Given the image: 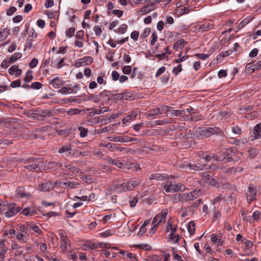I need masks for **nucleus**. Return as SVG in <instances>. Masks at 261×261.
<instances>
[{
	"instance_id": "nucleus-1",
	"label": "nucleus",
	"mask_w": 261,
	"mask_h": 261,
	"mask_svg": "<svg viewBox=\"0 0 261 261\" xmlns=\"http://www.w3.org/2000/svg\"><path fill=\"white\" fill-rule=\"evenodd\" d=\"M222 133L218 127H208L199 128L197 134L202 137L207 138L214 134L221 135Z\"/></svg>"
},
{
	"instance_id": "nucleus-2",
	"label": "nucleus",
	"mask_w": 261,
	"mask_h": 261,
	"mask_svg": "<svg viewBox=\"0 0 261 261\" xmlns=\"http://www.w3.org/2000/svg\"><path fill=\"white\" fill-rule=\"evenodd\" d=\"M23 163L25 164L28 163H32V165H27L24 166V168L28 170L29 171H33L36 169H37L38 171L41 170V168L39 167L41 161L39 159L30 158L25 160L23 161Z\"/></svg>"
},
{
	"instance_id": "nucleus-3",
	"label": "nucleus",
	"mask_w": 261,
	"mask_h": 261,
	"mask_svg": "<svg viewBox=\"0 0 261 261\" xmlns=\"http://www.w3.org/2000/svg\"><path fill=\"white\" fill-rule=\"evenodd\" d=\"M201 192V190H194L190 193H183L178 194L177 197L179 201H185L187 200H192L196 198Z\"/></svg>"
},
{
	"instance_id": "nucleus-4",
	"label": "nucleus",
	"mask_w": 261,
	"mask_h": 261,
	"mask_svg": "<svg viewBox=\"0 0 261 261\" xmlns=\"http://www.w3.org/2000/svg\"><path fill=\"white\" fill-rule=\"evenodd\" d=\"M257 189L253 184H250L248 187V190L246 193V197L248 203L250 204L256 199Z\"/></svg>"
},
{
	"instance_id": "nucleus-5",
	"label": "nucleus",
	"mask_w": 261,
	"mask_h": 261,
	"mask_svg": "<svg viewBox=\"0 0 261 261\" xmlns=\"http://www.w3.org/2000/svg\"><path fill=\"white\" fill-rule=\"evenodd\" d=\"M238 151L236 148L231 147L226 149L225 151V156L224 158L228 162L234 161L237 162L238 160V157L237 154Z\"/></svg>"
},
{
	"instance_id": "nucleus-6",
	"label": "nucleus",
	"mask_w": 261,
	"mask_h": 261,
	"mask_svg": "<svg viewBox=\"0 0 261 261\" xmlns=\"http://www.w3.org/2000/svg\"><path fill=\"white\" fill-rule=\"evenodd\" d=\"M170 229L171 232L170 233L169 235L168 241H172L175 243L178 242L179 240V236L178 234H176V232L177 231V227H173V226L171 224L169 223V220H168V226L167 227L166 230L168 232L169 231V229Z\"/></svg>"
},
{
	"instance_id": "nucleus-7",
	"label": "nucleus",
	"mask_w": 261,
	"mask_h": 261,
	"mask_svg": "<svg viewBox=\"0 0 261 261\" xmlns=\"http://www.w3.org/2000/svg\"><path fill=\"white\" fill-rule=\"evenodd\" d=\"M51 112L48 110H34L32 113L34 115H37L36 117H34L40 120H42L43 119H41V117H45L50 115Z\"/></svg>"
},
{
	"instance_id": "nucleus-8",
	"label": "nucleus",
	"mask_w": 261,
	"mask_h": 261,
	"mask_svg": "<svg viewBox=\"0 0 261 261\" xmlns=\"http://www.w3.org/2000/svg\"><path fill=\"white\" fill-rule=\"evenodd\" d=\"M252 133L251 137L252 140L261 139V122L256 124L253 128Z\"/></svg>"
},
{
	"instance_id": "nucleus-9",
	"label": "nucleus",
	"mask_w": 261,
	"mask_h": 261,
	"mask_svg": "<svg viewBox=\"0 0 261 261\" xmlns=\"http://www.w3.org/2000/svg\"><path fill=\"white\" fill-rule=\"evenodd\" d=\"M15 204H11L8 206V211L5 213L6 217L9 218L20 212L21 208L20 207H15Z\"/></svg>"
},
{
	"instance_id": "nucleus-10",
	"label": "nucleus",
	"mask_w": 261,
	"mask_h": 261,
	"mask_svg": "<svg viewBox=\"0 0 261 261\" xmlns=\"http://www.w3.org/2000/svg\"><path fill=\"white\" fill-rule=\"evenodd\" d=\"M45 169H53L57 170L59 168L63 169V165L60 162H49L47 163L46 165L44 166Z\"/></svg>"
},
{
	"instance_id": "nucleus-11",
	"label": "nucleus",
	"mask_w": 261,
	"mask_h": 261,
	"mask_svg": "<svg viewBox=\"0 0 261 261\" xmlns=\"http://www.w3.org/2000/svg\"><path fill=\"white\" fill-rule=\"evenodd\" d=\"M65 84V82L61 81L59 77H56L49 82V85H51L53 87L56 89L60 88Z\"/></svg>"
},
{
	"instance_id": "nucleus-12",
	"label": "nucleus",
	"mask_w": 261,
	"mask_h": 261,
	"mask_svg": "<svg viewBox=\"0 0 261 261\" xmlns=\"http://www.w3.org/2000/svg\"><path fill=\"white\" fill-rule=\"evenodd\" d=\"M9 73L11 75H15L16 77L19 76L22 73L21 69L18 68V66L14 65L9 69Z\"/></svg>"
},
{
	"instance_id": "nucleus-13",
	"label": "nucleus",
	"mask_w": 261,
	"mask_h": 261,
	"mask_svg": "<svg viewBox=\"0 0 261 261\" xmlns=\"http://www.w3.org/2000/svg\"><path fill=\"white\" fill-rule=\"evenodd\" d=\"M54 186L50 181L45 182L44 183L39 185V189L42 191H49L53 189Z\"/></svg>"
},
{
	"instance_id": "nucleus-14",
	"label": "nucleus",
	"mask_w": 261,
	"mask_h": 261,
	"mask_svg": "<svg viewBox=\"0 0 261 261\" xmlns=\"http://www.w3.org/2000/svg\"><path fill=\"white\" fill-rule=\"evenodd\" d=\"M108 161L110 164L115 165L119 168H127L126 165L119 160L109 158Z\"/></svg>"
},
{
	"instance_id": "nucleus-15",
	"label": "nucleus",
	"mask_w": 261,
	"mask_h": 261,
	"mask_svg": "<svg viewBox=\"0 0 261 261\" xmlns=\"http://www.w3.org/2000/svg\"><path fill=\"white\" fill-rule=\"evenodd\" d=\"M260 215V212L258 211H256L254 212L252 216H250L248 218L244 217L243 218V220H246V221H249L250 223H252L253 221H257L259 218Z\"/></svg>"
},
{
	"instance_id": "nucleus-16",
	"label": "nucleus",
	"mask_w": 261,
	"mask_h": 261,
	"mask_svg": "<svg viewBox=\"0 0 261 261\" xmlns=\"http://www.w3.org/2000/svg\"><path fill=\"white\" fill-rule=\"evenodd\" d=\"M59 92L63 94H70L74 92L73 88H71V85L68 84L66 86L62 88L59 90Z\"/></svg>"
},
{
	"instance_id": "nucleus-17",
	"label": "nucleus",
	"mask_w": 261,
	"mask_h": 261,
	"mask_svg": "<svg viewBox=\"0 0 261 261\" xmlns=\"http://www.w3.org/2000/svg\"><path fill=\"white\" fill-rule=\"evenodd\" d=\"M24 216H32L37 213V211L34 208L27 207L24 208L21 212Z\"/></svg>"
},
{
	"instance_id": "nucleus-18",
	"label": "nucleus",
	"mask_w": 261,
	"mask_h": 261,
	"mask_svg": "<svg viewBox=\"0 0 261 261\" xmlns=\"http://www.w3.org/2000/svg\"><path fill=\"white\" fill-rule=\"evenodd\" d=\"M164 112V110L161 109V108H155L150 110L148 114V117H152L155 115H159L162 114Z\"/></svg>"
},
{
	"instance_id": "nucleus-19",
	"label": "nucleus",
	"mask_w": 261,
	"mask_h": 261,
	"mask_svg": "<svg viewBox=\"0 0 261 261\" xmlns=\"http://www.w3.org/2000/svg\"><path fill=\"white\" fill-rule=\"evenodd\" d=\"M214 28V25L213 23H205L202 25H201L199 28V30H201L202 32H206L213 29Z\"/></svg>"
},
{
	"instance_id": "nucleus-20",
	"label": "nucleus",
	"mask_w": 261,
	"mask_h": 261,
	"mask_svg": "<svg viewBox=\"0 0 261 261\" xmlns=\"http://www.w3.org/2000/svg\"><path fill=\"white\" fill-rule=\"evenodd\" d=\"M185 43H187V42H186L184 39H181L178 40L174 44L173 49L175 50H177L180 48H183Z\"/></svg>"
},
{
	"instance_id": "nucleus-21",
	"label": "nucleus",
	"mask_w": 261,
	"mask_h": 261,
	"mask_svg": "<svg viewBox=\"0 0 261 261\" xmlns=\"http://www.w3.org/2000/svg\"><path fill=\"white\" fill-rule=\"evenodd\" d=\"M107 139L110 141H113L115 142H125V136H117V137H107Z\"/></svg>"
},
{
	"instance_id": "nucleus-22",
	"label": "nucleus",
	"mask_w": 261,
	"mask_h": 261,
	"mask_svg": "<svg viewBox=\"0 0 261 261\" xmlns=\"http://www.w3.org/2000/svg\"><path fill=\"white\" fill-rule=\"evenodd\" d=\"M149 179L150 180H163L165 179V177L160 173H153L149 176Z\"/></svg>"
},
{
	"instance_id": "nucleus-23",
	"label": "nucleus",
	"mask_w": 261,
	"mask_h": 261,
	"mask_svg": "<svg viewBox=\"0 0 261 261\" xmlns=\"http://www.w3.org/2000/svg\"><path fill=\"white\" fill-rule=\"evenodd\" d=\"M171 193L176 192L182 190V185L181 184H169Z\"/></svg>"
},
{
	"instance_id": "nucleus-24",
	"label": "nucleus",
	"mask_w": 261,
	"mask_h": 261,
	"mask_svg": "<svg viewBox=\"0 0 261 261\" xmlns=\"http://www.w3.org/2000/svg\"><path fill=\"white\" fill-rule=\"evenodd\" d=\"M168 210L167 208L163 209L160 214V219L157 222V224H160L163 221L165 222Z\"/></svg>"
},
{
	"instance_id": "nucleus-25",
	"label": "nucleus",
	"mask_w": 261,
	"mask_h": 261,
	"mask_svg": "<svg viewBox=\"0 0 261 261\" xmlns=\"http://www.w3.org/2000/svg\"><path fill=\"white\" fill-rule=\"evenodd\" d=\"M187 167H189L191 169L194 170H202L205 165H201L200 164L197 163L196 164H191L189 163L187 164Z\"/></svg>"
},
{
	"instance_id": "nucleus-26",
	"label": "nucleus",
	"mask_w": 261,
	"mask_h": 261,
	"mask_svg": "<svg viewBox=\"0 0 261 261\" xmlns=\"http://www.w3.org/2000/svg\"><path fill=\"white\" fill-rule=\"evenodd\" d=\"M124 94L119 93L116 94H113L111 96L109 97L108 98V100H123L124 99Z\"/></svg>"
},
{
	"instance_id": "nucleus-27",
	"label": "nucleus",
	"mask_w": 261,
	"mask_h": 261,
	"mask_svg": "<svg viewBox=\"0 0 261 261\" xmlns=\"http://www.w3.org/2000/svg\"><path fill=\"white\" fill-rule=\"evenodd\" d=\"M136 116H137V114L136 113V112H133L132 114H130L123 118V119L122 120V123L126 124L127 122H129L130 120L135 118Z\"/></svg>"
},
{
	"instance_id": "nucleus-28",
	"label": "nucleus",
	"mask_w": 261,
	"mask_h": 261,
	"mask_svg": "<svg viewBox=\"0 0 261 261\" xmlns=\"http://www.w3.org/2000/svg\"><path fill=\"white\" fill-rule=\"evenodd\" d=\"M99 146L101 147H105L109 149H111V150H115V148H116V144L108 142L107 143H100L99 144Z\"/></svg>"
},
{
	"instance_id": "nucleus-29",
	"label": "nucleus",
	"mask_w": 261,
	"mask_h": 261,
	"mask_svg": "<svg viewBox=\"0 0 261 261\" xmlns=\"http://www.w3.org/2000/svg\"><path fill=\"white\" fill-rule=\"evenodd\" d=\"M211 241L213 243H216L217 245H221L223 244V241L221 239L217 238L215 234L211 235Z\"/></svg>"
},
{
	"instance_id": "nucleus-30",
	"label": "nucleus",
	"mask_w": 261,
	"mask_h": 261,
	"mask_svg": "<svg viewBox=\"0 0 261 261\" xmlns=\"http://www.w3.org/2000/svg\"><path fill=\"white\" fill-rule=\"evenodd\" d=\"M22 56V54L20 53H16L12 55L9 59V63H13L16 61L17 59H20Z\"/></svg>"
},
{
	"instance_id": "nucleus-31",
	"label": "nucleus",
	"mask_w": 261,
	"mask_h": 261,
	"mask_svg": "<svg viewBox=\"0 0 261 261\" xmlns=\"http://www.w3.org/2000/svg\"><path fill=\"white\" fill-rule=\"evenodd\" d=\"M82 61L83 66L91 64L93 62V58L91 57L87 56L80 59Z\"/></svg>"
},
{
	"instance_id": "nucleus-32",
	"label": "nucleus",
	"mask_w": 261,
	"mask_h": 261,
	"mask_svg": "<svg viewBox=\"0 0 261 261\" xmlns=\"http://www.w3.org/2000/svg\"><path fill=\"white\" fill-rule=\"evenodd\" d=\"M9 34V30L8 28H5L3 31L0 32V39L4 40Z\"/></svg>"
},
{
	"instance_id": "nucleus-33",
	"label": "nucleus",
	"mask_w": 261,
	"mask_h": 261,
	"mask_svg": "<svg viewBox=\"0 0 261 261\" xmlns=\"http://www.w3.org/2000/svg\"><path fill=\"white\" fill-rule=\"evenodd\" d=\"M195 230V224L194 221H191L188 225V231L191 235L194 234Z\"/></svg>"
},
{
	"instance_id": "nucleus-34",
	"label": "nucleus",
	"mask_w": 261,
	"mask_h": 261,
	"mask_svg": "<svg viewBox=\"0 0 261 261\" xmlns=\"http://www.w3.org/2000/svg\"><path fill=\"white\" fill-rule=\"evenodd\" d=\"M85 246L87 247L88 249H97L98 248V245L97 244H95L94 243H92L90 241H87L85 244Z\"/></svg>"
},
{
	"instance_id": "nucleus-35",
	"label": "nucleus",
	"mask_w": 261,
	"mask_h": 261,
	"mask_svg": "<svg viewBox=\"0 0 261 261\" xmlns=\"http://www.w3.org/2000/svg\"><path fill=\"white\" fill-rule=\"evenodd\" d=\"M65 167L69 171H71V172H73L74 173H79L81 172L80 171V169L76 167L75 166H73L71 165H65Z\"/></svg>"
},
{
	"instance_id": "nucleus-36",
	"label": "nucleus",
	"mask_w": 261,
	"mask_h": 261,
	"mask_svg": "<svg viewBox=\"0 0 261 261\" xmlns=\"http://www.w3.org/2000/svg\"><path fill=\"white\" fill-rule=\"evenodd\" d=\"M201 203H202V201H201V199H199L193 202L190 206V208L192 209V211L195 210L196 209H197L198 207V206L201 204Z\"/></svg>"
},
{
	"instance_id": "nucleus-37",
	"label": "nucleus",
	"mask_w": 261,
	"mask_h": 261,
	"mask_svg": "<svg viewBox=\"0 0 261 261\" xmlns=\"http://www.w3.org/2000/svg\"><path fill=\"white\" fill-rule=\"evenodd\" d=\"M33 76L32 75V72L31 70H29L24 78V81L25 83H29L33 79Z\"/></svg>"
},
{
	"instance_id": "nucleus-38",
	"label": "nucleus",
	"mask_w": 261,
	"mask_h": 261,
	"mask_svg": "<svg viewBox=\"0 0 261 261\" xmlns=\"http://www.w3.org/2000/svg\"><path fill=\"white\" fill-rule=\"evenodd\" d=\"M16 239L19 241H22L25 243L28 241V237L26 235L22 234V233H18L16 235Z\"/></svg>"
},
{
	"instance_id": "nucleus-39",
	"label": "nucleus",
	"mask_w": 261,
	"mask_h": 261,
	"mask_svg": "<svg viewBox=\"0 0 261 261\" xmlns=\"http://www.w3.org/2000/svg\"><path fill=\"white\" fill-rule=\"evenodd\" d=\"M75 28L74 27H71L66 30L65 34L67 37L70 38L73 36Z\"/></svg>"
},
{
	"instance_id": "nucleus-40",
	"label": "nucleus",
	"mask_w": 261,
	"mask_h": 261,
	"mask_svg": "<svg viewBox=\"0 0 261 261\" xmlns=\"http://www.w3.org/2000/svg\"><path fill=\"white\" fill-rule=\"evenodd\" d=\"M78 129L80 131V136L81 137L84 138L87 136L88 132L87 128H85L82 126H80Z\"/></svg>"
},
{
	"instance_id": "nucleus-41",
	"label": "nucleus",
	"mask_w": 261,
	"mask_h": 261,
	"mask_svg": "<svg viewBox=\"0 0 261 261\" xmlns=\"http://www.w3.org/2000/svg\"><path fill=\"white\" fill-rule=\"evenodd\" d=\"M127 29V26L126 24L123 23L121 25L119 29V31L117 32L118 33L124 34L126 32Z\"/></svg>"
},
{
	"instance_id": "nucleus-42",
	"label": "nucleus",
	"mask_w": 261,
	"mask_h": 261,
	"mask_svg": "<svg viewBox=\"0 0 261 261\" xmlns=\"http://www.w3.org/2000/svg\"><path fill=\"white\" fill-rule=\"evenodd\" d=\"M182 69L181 65L180 64V65H178V66H177L176 67H174L173 69L172 72L175 75H178L179 72H180L182 71Z\"/></svg>"
},
{
	"instance_id": "nucleus-43",
	"label": "nucleus",
	"mask_w": 261,
	"mask_h": 261,
	"mask_svg": "<svg viewBox=\"0 0 261 261\" xmlns=\"http://www.w3.org/2000/svg\"><path fill=\"white\" fill-rule=\"evenodd\" d=\"M152 10H153V8H148V7H147V6H145L142 7L140 9V12L142 14H146V13L151 12Z\"/></svg>"
},
{
	"instance_id": "nucleus-44",
	"label": "nucleus",
	"mask_w": 261,
	"mask_h": 261,
	"mask_svg": "<svg viewBox=\"0 0 261 261\" xmlns=\"http://www.w3.org/2000/svg\"><path fill=\"white\" fill-rule=\"evenodd\" d=\"M232 132L235 134L240 135L242 133V129L240 127L236 125L232 127Z\"/></svg>"
},
{
	"instance_id": "nucleus-45",
	"label": "nucleus",
	"mask_w": 261,
	"mask_h": 261,
	"mask_svg": "<svg viewBox=\"0 0 261 261\" xmlns=\"http://www.w3.org/2000/svg\"><path fill=\"white\" fill-rule=\"evenodd\" d=\"M42 86V85L38 82H34L31 85V88L34 89H39Z\"/></svg>"
},
{
	"instance_id": "nucleus-46",
	"label": "nucleus",
	"mask_w": 261,
	"mask_h": 261,
	"mask_svg": "<svg viewBox=\"0 0 261 261\" xmlns=\"http://www.w3.org/2000/svg\"><path fill=\"white\" fill-rule=\"evenodd\" d=\"M122 72L124 74H129L132 71V68L130 66H125L122 69Z\"/></svg>"
},
{
	"instance_id": "nucleus-47",
	"label": "nucleus",
	"mask_w": 261,
	"mask_h": 261,
	"mask_svg": "<svg viewBox=\"0 0 261 261\" xmlns=\"http://www.w3.org/2000/svg\"><path fill=\"white\" fill-rule=\"evenodd\" d=\"M195 56L198 58V59L204 60L208 58L209 55L204 54H196L195 55Z\"/></svg>"
},
{
	"instance_id": "nucleus-48",
	"label": "nucleus",
	"mask_w": 261,
	"mask_h": 261,
	"mask_svg": "<svg viewBox=\"0 0 261 261\" xmlns=\"http://www.w3.org/2000/svg\"><path fill=\"white\" fill-rule=\"evenodd\" d=\"M111 92L107 91L106 90L103 91L102 92L99 93L98 95V96L100 97H110L109 95L110 94Z\"/></svg>"
},
{
	"instance_id": "nucleus-49",
	"label": "nucleus",
	"mask_w": 261,
	"mask_h": 261,
	"mask_svg": "<svg viewBox=\"0 0 261 261\" xmlns=\"http://www.w3.org/2000/svg\"><path fill=\"white\" fill-rule=\"evenodd\" d=\"M81 112L78 109H70L67 111V114L69 115H74L76 114H79Z\"/></svg>"
},
{
	"instance_id": "nucleus-50",
	"label": "nucleus",
	"mask_w": 261,
	"mask_h": 261,
	"mask_svg": "<svg viewBox=\"0 0 261 261\" xmlns=\"http://www.w3.org/2000/svg\"><path fill=\"white\" fill-rule=\"evenodd\" d=\"M112 128V127L110 125L105 126L103 127L100 128L99 129L97 130V133H105L109 131Z\"/></svg>"
},
{
	"instance_id": "nucleus-51",
	"label": "nucleus",
	"mask_w": 261,
	"mask_h": 261,
	"mask_svg": "<svg viewBox=\"0 0 261 261\" xmlns=\"http://www.w3.org/2000/svg\"><path fill=\"white\" fill-rule=\"evenodd\" d=\"M203 156L205 158L206 162H209L212 158H214L216 161H217L218 159V156L215 154H213V156H211L210 154H206L205 155L203 153Z\"/></svg>"
},
{
	"instance_id": "nucleus-52",
	"label": "nucleus",
	"mask_w": 261,
	"mask_h": 261,
	"mask_svg": "<svg viewBox=\"0 0 261 261\" xmlns=\"http://www.w3.org/2000/svg\"><path fill=\"white\" fill-rule=\"evenodd\" d=\"M38 63V60L36 58H34L31 60V62L30 63L29 66L31 68H34L37 65Z\"/></svg>"
},
{
	"instance_id": "nucleus-53",
	"label": "nucleus",
	"mask_w": 261,
	"mask_h": 261,
	"mask_svg": "<svg viewBox=\"0 0 261 261\" xmlns=\"http://www.w3.org/2000/svg\"><path fill=\"white\" fill-rule=\"evenodd\" d=\"M158 39V36L155 32L152 33V40L150 41V44L153 45Z\"/></svg>"
},
{
	"instance_id": "nucleus-54",
	"label": "nucleus",
	"mask_w": 261,
	"mask_h": 261,
	"mask_svg": "<svg viewBox=\"0 0 261 261\" xmlns=\"http://www.w3.org/2000/svg\"><path fill=\"white\" fill-rule=\"evenodd\" d=\"M20 86H21V81L19 79L12 82L11 84V86L12 88L19 87Z\"/></svg>"
},
{
	"instance_id": "nucleus-55",
	"label": "nucleus",
	"mask_w": 261,
	"mask_h": 261,
	"mask_svg": "<svg viewBox=\"0 0 261 261\" xmlns=\"http://www.w3.org/2000/svg\"><path fill=\"white\" fill-rule=\"evenodd\" d=\"M33 40V36H29L27 40V45L26 47H28L29 48H31L32 47V42Z\"/></svg>"
},
{
	"instance_id": "nucleus-56",
	"label": "nucleus",
	"mask_w": 261,
	"mask_h": 261,
	"mask_svg": "<svg viewBox=\"0 0 261 261\" xmlns=\"http://www.w3.org/2000/svg\"><path fill=\"white\" fill-rule=\"evenodd\" d=\"M208 183L216 187H219L220 186V183L218 182L217 180L214 179L213 177L210 179Z\"/></svg>"
},
{
	"instance_id": "nucleus-57",
	"label": "nucleus",
	"mask_w": 261,
	"mask_h": 261,
	"mask_svg": "<svg viewBox=\"0 0 261 261\" xmlns=\"http://www.w3.org/2000/svg\"><path fill=\"white\" fill-rule=\"evenodd\" d=\"M139 33L138 31H133L131 34H130V37L132 39H133L134 41H136L138 39Z\"/></svg>"
},
{
	"instance_id": "nucleus-58",
	"label": "nucleus",
	"mask_w": 261,
	"mask_h": 261,
	"mask_svg": "<svg viewBox=\"0 0 261 261\" xmlns=\"http://www.w3.org/2000/svg\"><path fill=\"white\" fill-rule=\"evenodd\" d=\"M122 94H124V99L126 100H131L134 98V96L132 94L128 93L126 91L124 92Z\"/></svg>"
},
{
	"instance_id": "nucleus-59",
	"label": "nucleus",
	"mask_w": 261,
	"mask_h": 261,
	"mask_svg": "<svg viewBox=\"0 0 261 261\" xmlns=\"http://www.w3.org/2000/svg\"><path fill=\"white\" fill-rule=\"evenodd\" d=\"M173 251H174L173 258L174 259L177 260V261H184L181 256L176 253L175 248H173Z\"/></svg>"
},
{
	"instance_id": "nucleus-60",
	"label": "nucleus",
	"mask_w": 261,
	"mask_h": 261,
	"mask_svg": "<svg viewBox=\"0 0 261 261\" xmlns=\"http://www.w3.org/2000/svg\"><path fill=\"white\" fill-rule=\"evenodd\" d=\"M17 9L15 7H11L9 9L7 10V15L8 16L12 15Z\"/></svg>"
},
{
	"instance_id": "nucleus-61",
	"label": "nucleus",
	"mask_w": 261,
	"mask_h": 261,
	"mask_svg": "<svg viewBox=\"0 0 261 261\" xmlns=\"http://www.w3.org/2000/svg\"><path fill=\"white\" fill-rule=\"evenodd\" d=\"M112 13L114 15L117 16L118 17H120L122 16L123 12L120 10H114L112 11Z\"/></svg>"
},
{
	"instance_id": "nucleus-62",
	"label": "nucleus",
	"mask_w": 261,
	"mask_h": 261,
	"mask_svg": "<svg viewBox=\"0 0 261 261\" xmlns=\"http://www.w3.org/2000/svg\"><path fill=\"white\" fill-rule=\"evenodd\" d=\"M242 242L244 244L245 246L248 247H251L253 246L251 241L246 240L245 238L242 240Z\"/></svg>"
},
{
	"instance_id": "nucleus-63",
	"label": "nucleus",
	"mask_w": 261,
	"mask_h": 261,
	"mask_svg": "<svg viewBox=\"0 0 261 261\" xmlns=\"http://www.w3.org/2000/svg\"><path fill=\"white\" fill-rule=\"evenodd\" d=\"M203 179H204L206 182H208L210 180V179L212 177V176L209 174H208L206 172L204 173L202 175Z\"/></svg>"
},
{
	"instance_id": "nucleus-64",
	"label": "nucleus",
	"mask_w": 261,
	"mask_h": 261,
	"mask_svg": "<svg viewBox=\"0 0 261 261\" xmlns=\"http://www.w3.org/2000/svg\"><path fill=\"white\" fill-rule=\"evenodd\" d=\"M112 79L114 81H116L119 80V74L116 71H113L112 73Z\"/></svg>"
}]
</instances>
